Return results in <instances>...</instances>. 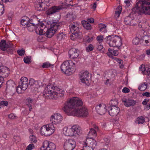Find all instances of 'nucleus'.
Wrapping results in <instances>:
<instances>
[{
	"mask_svg": "<svg viewBox=\"0 0 150 150\" xmlns=\"http://www.w3.org/2000/svg\"><path fill=\"white\" fill-rule=\"evenodd\" d=\"M34 147V145L33 144H30L26 149V150H32L33 148Z\"/></svg>",
	"mask_w": 150,
	"mask_h": 150,
	"instance_id": "50",
	"label": "nucleus"
},
{
	"mask_svg": "<svg viewBox=\"0 0 150 150\" xmlns=\"http://www.w3.org/2000/svg\"><path fill=\"white\" fill-rule=\"evenodd\" d=\"M18 54L20 56L23 55L25 53V51L23 50H18L17 51Z\"/></svg>",
	"mask_w": 150,
	"mask_h": 150,
	"instance_id": "54",
	"label": "nucleus"
},
{
	"mask_svg": "<svg viewBox=\"0 0 150 150\" xmlns=\"http://www.w3.org/2000/svg\"><path fill=\"white\" fill-rule=\"evenodd\" d=\"M106 25L103 24H100L99 25V27L100 28V31H101L102 30L103 28H105L106 27Z\"/></svg>",
	"mask_w": 150,
	"mask_h": 150,
	"instance_id": "53",
	"label": "nucleus"
},
{
	"mask_svg": "<svg viewBox=\"0 0 150 150\" xmlns=\"http://www.w3.org/2000/svg\"><path fill=\"white\" fill-rule=\"evenodd\" d=\"M72 128L74 132V135H79V134H81L82 133V129L78 125H73L72 127Z\"/></svg>",
	"mask_w": 150,
	"mask_h": 150,
	"instance_id": "25",
	"label": "nucleus"
},
{
	"mask_svg": "<svg viewBox=\"0 0 150 150\" xmlns=\"http://www.w3.org/2000/svg\"><path fill=\"white\" fill-rule=\"evenodd\" d=\"M79 54V50L75 48L70 49L69 51V57L72 59L77 58Z\"/></svg>",
	"mask_w": 150,
	"mask_h": 150,
	"instance_id": "22",
	"label": "nucleus"
},
{
	"mask_svg": "<svg viewBox=\"0 0 150 150\" xmlns=\"http://www.w3.org/2000/svg\"><path fill=\"white\" fill-rule=\"evenodd\" d=\"M49 0H38L37 5L39 10H45L47 9L49 5Z\"/></svg>",
	"mask_w": 150,
	"mask_h": 150,
	"instance_id": "16",
	"label": "nucleus"
},
{
	"mask_svg": "<svg viewBox=\"0 0 150 150\" xmlns=\"http://www.w3.org/2000/svg\"><path fill=\"white\" fill-rule=\"evenodd\" d=\"M93 128L96 130V131H99V129L98 127L96 125H93Z\"/></svg>",
	"mask_w": 150,
	"mask_h": 150,
	"instance_id": "62",
	"label": "nucleus"
},
{
	"mask_svg": "<svg viewBox=\"0 0 150 150\" xmlns=\"http://www.w3.org/2000/svg\"><path fill=\"white\" fill-rule=\"evenodd\" d=\"M61 26L59 23H54L51 25L50 28L48 29L43 23H30L27 24L26 27L30 32L35 30L38 34L44 35L48 38L52 37L58 29H60Z\"/></svg>",
	"mask_w": 150,
	"mask_h": 150,
	"instance_id": "1",
	"label": "nucleus"
},
{
	"mask_svg": "<svg viewBox=\"0 0 150 150\" xmlns=\"http://www.w3.org/2000/svg\"><path fill=\"white\" fill-rule=\"evenodd\" d=\"M67 20L69 22L73 21L75 18V16L73 15V13H68L67 14Z\"/></svg>",
	"mask_w": 150,
	"mask_h": 150,
	"instance_id": "30",
	"label": "nucleus"
},
{
	"mask_svg": "<svg viewBox=\"0 0 150 150\" xmlns=\"http://www.w3.org/2000/svg\"><path fill=\"white\" fill-rule=\"evenodd\" d=\"M29 139L31 142L36 143L37 142L36 137L33 134L30 135Z\"/></svg>",
	"mask_w": 150,
	"mask_h": 150,
	"instance_id": "41",
	"label": "nucleus"
},
{
	"mask_svg": "<svg viewBox=\"0 0 150 150\" xmlns=\"http://www.w3.org/2000/svg\"><path fill=\"white\" fill-rule=\"evenodd\" d=\"M93 147L89 146H83V149L81 150H93Z\"/></svg>",
	"mask_w": 150,
	"mask_h": 150,
	"instance_id": "47",
	"label": "nucleus"
},
{
	"mask_svg": "<svg viewBox=\"0 0 150 150\" xmlns=\"http://www.w3.org/2000/svg\"><path fill=\"white\" fill-rule=\"evenodd\" d=\"M71 113L72 115L79 117H86L88 114L87 109L85 107L82 106V105L77 107L75 110Z\"/></svg>",
	"mask_w": 150,
	"mask_h": 150,
	"instance_id": "9",
	"label": "nucleus"
},
{
	"mask_svg": "<svg viewBox=\"0 0 150 150\" xmlns=\"http://www.w3.org/2000/svg\"><path fill=\"white\" fill-rule=\"evenodd\" d=\"M145 122V120L143 117L141 116L137 118L135 121V122L138 124H143Z\"/></svg>",
	"mask_w": 150,
	"mask_h": 150,
	"instance_id": "37",
	"label": "nucleus"
},
{
	"mask_svg": "<svg viewBox=\"0 0 150 150\" xmlns=\"http://www.w3.org/2000/svg\"><path fill=\"white\" fill-rule=\"evenodd\" d=\"M141 8L138 7L136 5V6L132 9V11L129 15L125 17L124 19L125 23L129 25H134L137 24V22L134 19V16H136L135 13H137L141 14L142 13H139Z\"/></svg>",
	"mask_w": 150,
	"mask_h": 150,
	"instance_id": "5",
	"label": "nucleus"
},
{
	"mask_svg": "<svg viewBox=\"0 0 150 150\" xmlns=\"http://www.w3.org/2000/svg\"><path fill=\"white\" fill-rule=\"evenodd\" d=\"M144 71H146L148 75H150V68L148 67H144Z\"/></svg>",
	"mask_w": 150,
	"mask_h": 150,
	"instance_id": "55",
	"label": "nucleus"
},
{
	"mask_svg": "<svg viewBox=\"0 0 150 150\" xmlns=\"http://www.w3.org/2000/svg\"><path fill=\"white\" fill-rule=\"evenodd\" d=\"M97 50L103 53L104 52V49L103 48V45L101 43H98V46L97 48Z\"/></svg>",
	"mask_w": 150,
	"mask_h": 150,
	"instance_id": "40",
	"label": "nucleus"
},
{
	"mask_svg": "<svg viewBox=\"0 0 150 150\" xmlns=\"http://www.w3.org/2000/svg\"><path fill=\"white\" fill-rule=\"evenodd\" d=\"M8 48V45L6 44L5 40H2L0 42V48L3 50L5 51Z\"/></svg>",
	"mask_w": 150,
	"mask_h": 150,
	"instance_id": "26",
	"label": "nucleus"
},
{
	"mask_svg": "<svg viewBox=\"0 0 150 150\" xmlns=\"http://www.w3.org/2000/svg\"><path fill=\"white\" fill-rule=\"evenodd\" d=\"M66 129L65 133L66 135L69 136H72L75 135L72 127L71 128H64V129Z\"/></svg>",
	"mask_w": 150,
	"mask_h": 150,
	"instance_id": "27",
	"label": "nucleus"
},
{
	"mask_svg": "<svg viewBox=\"0 0 150 150\" xmlns=\"http://www.w3.org/2000/svg\"><path fill=\"white\" fill-rule=\"evenodd\" d=\"M118 102L117 100L116 99L111 100L110 102L109 105L110 106V107H117Z\"/></svg>",
	"mask_w": 150,
	"mask_h": 150,
	"instance_id": "34",
	"label": "nucleus"
},
{
	"mask_svg": "<svg viewBox=\"0 0 150 150\" xmlns=\"http://www.w3.org/2000/svg\"><path fill=\"white\" fill-rule=\"evenodd\" d=\"M40 83V81H36L33 79H30L28 82L31 89L35 91H36L39 88Z\"/></svg>",
	"mask_w": 150,
	"mask_h": 150,
	"instance_id": "19",
	"label": "nucleus"
},
{
	"mask_svg": "<svg viewBox=\"0 0 150 150\" xmlns=\"http://www.w3.org/2000/svg\"><path fill=\"white\" fill-rule=\"evenodd\" d=\"M62 8V5L52 6L50 8L46 11V13L47 15H52L60 11Z\"/></svg>",
	"mask_w": 150,
	"mask_h": 150,
	"instance_id": "17",
	"label": "nucleus"
},
{
	"mask_svg": "<svg viewBox=\"0 0 150 150\" xmlns=\"http://www.w3.org/2000/svg\"><path fill=\"white\" fill-rule=\"evenodd\" d=\"M42 66L43 68H47L49 67L52 68L53 66V65L51 64L48 62H46L43 63Z\"/></svg>",
	"mask_w": 150,
	"mask_h": 150,
	"instance_id": "38",
	"label": "nucleus"
},
{
	"mask_svg": "<svg viewBox=\"0 0 150 150\" xmlns=\"http://www.w3.org/2000/svg\"><path fill=\"white\" fill-rule=\"evenodd\" d=\"M122 10V7L120 6H118L116 8V11L115 13V17L116 18H118L119 17L120 15L121 12Z\"/></svg>",
	"mask_w": 150,
	"mask_h": 150,
	"instance_id": "33",
	"label": "nucleus"
},
{
	"mask_svg": "<svg viewBox=\"0 0 150 150\" xmlns=\"http://www.w3.org/2000/svg\"><path fill=\"white\" fill-rule=\"evenodd\" d=\"M82 24L83 27L86 30H88L91 29V25L88 23V22L85 21H82Z\"/></svg>",
	"mask_w": 150,
	"mask_h": 150,
	"instance_id": "35",
	"label": "nucleus"
},
{
	"mask_svg": "<svg viewBox=\"0 0 150 150\" xmlns=\"http://www.w3.org/2000/svg\"><path fill=\"white\" fill-rule=\"evenodd\" d=\"M66 35L63 32L59 33L57 35V39L59 40H62V39L65 38Z\"/></svg>",
	"mask_w": 150,
	"mask_h": 150,
	"instance_id": "36",
	"label": "nucleus"
},
{
	"mask_svg": "<svg viewBox=\"0 0 150 150\" xmlns=\"http://www.w3.org/2000/svg\"><path fill=\"white\" fill-rule=\"evenodd\" d=\"M4 7L1 4H0V16L2 15L4 13Z\"/></svg>",
	"mask_w": 150,
	"mask_h": 150,
	"instance_id": "49",
	"label": "nucleus"
},
{
	"mask_svg": "<svg viewBox=\"0 0 150 150\" xmlns=\"http://www.w3.org/2000/svg\"><path fill=\"white\" fill-rule=\"evenodd\" d=\"M27 20H26L25 19H22L20 23L22 25L25 26V25H27V24L28 23Z\"/></svg>",
	"mask_w": 150,
	"mask_h": 150,
	"instance_id": "48",
	"label": "nucleus"
},
{
	"mask_svg": "<svg viewBox=\"0 0 150 150\" xmlns=\"http://www.w3.org/2000/svg\"><path fill=\"white\" fill-rule=\"evenodd\" d=\"M108 112L112 116L117 115L120 111V108L118 107H109L108 108Z\"/></svg>",
	"mask_w": 150,
	"mask_h": 150,
	"instance_id": "23",
	"label": "nucleus"
},
{
	"mask_svg": "<svg viewBox=\"0 0 150 150\" xmlns=\"http://www.w3.org/2000/svg\"><path fill=\"white\" fill-rule=\"evenodd\" d=\"M75 68V64L71 60L64 62L61 66V71L68 75H71L74 72Z\"/></svg>",
	"mask_w": 150,
	"mask_h": 150,
	"instance_id": "4",
	"label": "nucleus"
},
{
	"mask_svg": "<svg viewBox=\"0 0 150 150\" xmlns=\"http://www.w3.org/2000/svg\"><path fill=\"white\" fill-rule=\"evenodd\" d=\"M64 91L58 87H54L52 85L47 86L45 88L43 93V96L46 97L51 96H52L55 98L62 97L64 95Z\"/></svg>",
	"mask_w": 150,
	"mask_h": 150,
	"instance_id": "3",
	"label": "nucleus"
},
{
	"mask_svg": "<svg viewBox=\"0 0 150 150\" xmlns=\"http://www.w3.org/2000/svg\"><path fill=\"white\" fill-rule=\"evenodd\" d=\"M24 61L25 63L29 64L30 62V59L28 57H25L24 59Z\"/></svg>",
	"mask_w": 150,
	"mask_h": 150,
	"instance_id": "51",
	"label": "nucleus"
},
{
	"mask_svg": "<svg viewBox=\"0 0 150 150\" xmlns=\"http://www.w3.org/2000/svg\"><path fill=\"white\" fill-rule=\"evenodd\" d=\"M104 39L110 47H118L121 46L122 44L121 38L116 35L108 36L105 38Z\"/></svg>",
	"mask_w": 150,
	"mask_h": 150,
	"instance_id": "6",
	"label": "nucleus"
},
{
	"mask_svg": "<svg viewBox=\"0 0 150 150\" xmlns=\"http://www.w3.org/2000/svg\"><path fill=\"white\" fill-rule=\"evenodd\" d=\"M83 105L81 100L77 97H73L68 100L64 104L62 110L69 115H71V112L77 107Z\"/></svg>",
	"mask_w": 150,
	"mask_h": 150,
	"instance_id": "2",
	"label": "nucleus"
},
{
	"mask_svg": "<svg viewBox=\"0 0 150 150\" xmlns=\"http://www.w3.org/2000/svg\"><path fill=\"white\" fill-rule=\"evenodd\" d=\"M76 142L73 139L67 140L64 144V148L65 150H73L75 147Z\"/></svg>",
	"mask_w": 150,
	"mask_h": 150,
	"instance_id": "14",
	"label": "nucleus"
},
{
	"mask_svg": "<svg viewBox=\"0 0 150 150\" xmlns=\"http://www.w3.org/2000/svg\"><path fill=\"white\" fill-rule=\"evenodd\" d=\"M7 87L6 88L8 90H12L14 89L15 86V84L14 82L11 81H7L6 83Z\"/></svg>",
	"mask_w": 150,
	"mask_h": 150,
	"instance_id": "28",
	"label": "nucleus"
},
{
	"mask_svg": "<svg viewBox=\"0 0 150 150\" xmlns=\"http://www.w3.org/2000/svg\"><path fill=\"white\" fill-rule=\"evenodd\" d=\"M108 51L113 55L116 56L118 54V51L114 50L113 49L109 48Z\"/></svg>",
	"mask_w": 150,
	"mask_h": 150,
	"instance_id": "39",
	"label": "nucleus"
},
{
	"mask_svg": "<svg viewBox=\"0 0 150 150\" xmlns=\"http://www.w3.org/2000/svg\"><path fill=\"white\" fill-rule=\"evenodd\" d=\"M137 6L141 8L139 13L150 15V0H138Z\"/></svg>",
	"mask_w": 150,
	"mask_h": 150,
	"instance_id": "7",
	"label": "nucleus"
},
{
	"mask_svg": "<svg viewBox=\"0 0 150 150\" xmlns=\"http://www.w3.org/2000/svg\"><path fill=\"white\" fill-rule=\"evenodd\" d=\"M123 102L124 105L127 107L134 106L136 103L135 100L130 99H126L125 100L123 101Z\"/></svg>",
	"mask_w": 150,
	"mask_h": 150,
	"instance_id": "24",
	"label": "nucleus"
},
{
	"mask_svg": "<svg viewBox=\"0 0 150 150\" xmlns=\"http://www.w3.org/2000/svg\"><path fill=\"white\" fill-rule=\"evenodd\" d=\"M0 104L1 105L7 106L8 104V102L7 101H1L0 102Z\"/></svg>",
	"mask_w": 150,
	"mask_h": 150,
	"instance_id": "57",
	"label": "nucleus"
},
{
	"mask_svg": "<svg viewBox=\"0 0 150 150\" xmlns=\"http://www.w3.org/2000/svg\"><path fill=\"white\" fill-rule=\"evenodd\" d=\"M106 106L103 104H100L96 106V109L97 113L100 115L105 114L106 112Z\"/></svg>",
	"mask_w": 150,
	"mask_h": 150,
	"instance_id": "21",
	"label": "nucleus"
},
{
	"mask_svg": "<svg viewBox=\"0 0 150 150\" xmlns=\"http://www.w3.org/2000/svg\"><path fill=\"white\" fill-rule=\"evenodd\" d=\"M69 27L71 33H72L70 36L71 40H74L75 39L81 38V32H80L76 23H73L70 25Z\"/></svg>",
	"mask_w": 150,
	"mask_h": 150,
	"instance_id": "8",
	"label": "nucleus"
},
{
	"mask_svg": "<svg viewBox=\"0 0 150 150\" xmlns=\"http://www.w3.org/2000/svg\"><path fill=\"white\" fill-rule=\"evenodd\" d=\"M9 73V69L3 66H0V87L3 83L4 77H6Z\"/></svg>",
	"mask_w": 150,
	"mask_h": 150,
	"instance_id": "12",
	"label": "nucleus"
},
{
	"mask_svg": "<svg viewBox=\"0 0 150 150\" xmlns=\"http://www.w3.org/2000/svg\"><path fill=\"white\" fill-rule=\"evenodd\" d=\"M8 117L9 118L11 119H15L17 117L13 113H11L9 114L8 116Z\"/></svg>",
	"mask_w": 150,
	"mask_h": 150,
	"instance_id": "52",
	"label": "nucleus"
},
{
	"mask_svg": "<svg viewBox=\"0 0 150 150\" xmlns=\"http://www.w3.org/2000/svg\"><path fill=\"white\" fill-rule=\"evenodd\" d=\"M97 136L96 131L93 128H91L88 135V137L90 138H92V137H96Z\"/></svg>",
	"mask_w": 150,
	"mask_h": 150,
	"instance_id": "29",
	"label": "nucleus"
},
{
	"mask_svg": "<svg viewBox=\"0 0 150 150\" xmlns=\"http://www.w3.org/2000/svg\"><path fill=\"white\" fill-rule=\"evenodd\" d=\"M37 21V19L36 18H34L33 19H30L29 21V22L28 23H37V22H36V21Z\"/></svg>",
	"mask_w": 150,
	"mask_h": 150,
	"instance_id": "58",
	"label": "nucleus"
},
{
	"mask_svg": "<svg viewBox=\"0 0 150 150\" xmlns=\"http://www.w3.org/2000/svg\"><path fill=\"white\" fill-rule=\"evenodd\" d=\"M90 146L93 147V148L95 147L97 144L95 140L92 141L90 143Z\"/></svg>",
	"mask_w": 150,
	"mask_h": 150,
	"instance_id": "46",
	"label": "nucleus"
},
{
	"mask_svg": "<svg viewBox=\"0 0 150 150\" xmlns=\"http://www.w3.org/2000/svg\"><path fill=\"white\" fill-rule=\"evenodd\" d=\"M140 44L145 46L150 45V35H146L142 36L140 39Z\"/></svg>",
	"mask_w": 150,
	"mask_h": 150,
	"instance_id": "20",
	"label": "nucleus"
},
{
	"mask_svg": "<svg viewBox=\"0 0 150 150\" xmlns=\"http://www.w3.org/2000/svg\"><path fill=\"white\" fill-rule=\"evenodd\" d=\"M140 42L139 39L137 37H136L132 40V43L133 44L137 45L139 44Z\"/></svg>",
	"mask_w": 150,
	"mask_h": 150,
	"instance_id": "42",
	"label": "nucleus"
},
{
	"mask_svg": "<svg viewBox=\"0 0 150 150\" xmlns=\"http://www.w3.org/2000/svg\"><path fill=\"white\" fill-rule=\"evenodd\" d=\"M122 91L124 93H127L130 91L129 89L126 87H124L122 90Z\"/></svg>",
	"mask_w": 150,
	"mask_h": 150,
	"instance_id": "56",
	"label": "nucleus"
},
{
	"mask_svg": "<svg viewBox=\"0 0 150 150\" xmlns=\"http://www.w3.org/2000/svg\"><path fill=\"white\" fill-rule=\"evenodd\" d=\"M14 139H15V141L16 142H18L20 141V139L18 137L15 136L14 137Z\"/></svg>",
	"mask_w": 150,
	"mask_h": 150,
	"instance_id": "60",
	"label": "nucleus"
},
{
	"mask_svg": "<svg viewBox=\"0 0 150 150\" xmlns=\"http://www.w3.org/2000/svg\"><path fill=\"white\" fill-rule=\"evenodd\" d=\"M104 38L102 35H99L97 37V40L98 41V43H101L103 42Z\"/></svg>",
	"mask_w": 150,
	"mask_h": 150,
	"instance_id": "43",
	"label": "nucleus"
},
{
	"mask_svg": "<svg viewBox=\"0 0 150 150\" xmlns=\"http://www.w3.org/2000/svg\"><path fill=\"white\" fill-rule=\"evenodd\" d=\"M28 80L25 77H22L19 82V85L16 88V90L18 93H20L21 91L25 90L28 88Z\"/></svg>",
	"mask_w": 150,
	"mask_h": 150,
	"instance_id": "11",
	"label": "nucleus"
},
{
	"mask_svg": "<svg viewBox=\"0 0 150 150\" xmlns=\"http://www.w3.org/2000/svg\"><path fill=\"white\" fill-rule=\"evenodd\" d=\"M27 100L28 102L29 103H32V102L33 101V100L30 98H28L27 99Z\"/></svg>",
	"mask_w": 150,
	"mask_h": 150,
	"instance_id": "64",
	"label": "nucleus"
},
{
	"mask_svg": "<svg viewBox=\"0 0 150 150\" xmlns=\"http://www.w3.org/2000/svg\"><path fill=\"white\" fill-rule=\"evenodd\" d=\"M87 22H89L91 23H93L94 22V19L93 18H89L88 19Z\"/></svg>",
	"mask_w": 150,
	"mask_h": 150,
	"instance_id": "61",
	"label": "nucleus"
},
{
	"mask_svg": "<svg viewBox=\"0 0 150 150\" xmlns=\"http://www.w3.org/2000/svg\"><path fill=\"white\" fill-rule=\"evenodd\" d=\"M62 120L63 117L60 114L55 113L51 116L50 121L52 123L56 124L60 123Z\"/></svg>",
	"mask_w": 150,
	"mask_h": 150,
	"instance_id": "18",
	"label": "nucleus"
},
{
	"mask_svg": "<svg viewBox=\"0 0 150 150\" xmlns=\"http://www.w3.org/2000/svg\"><path fill=\"white\" fill-rule=\"evenodd\" d=\"M117 62L119 64L120 67L121 69H123L124 67V65L122 64L123 61L120 59H116Z\"/></svg>",
	"mask_w": 150,
	"mask_h": 150,
	"instance_id": "44",
	"label": "nucleus"
},
{
	"mask_svg": "<svg viewBox=\"0 0 150 150\" xmlns=\"http://www.w3.org/2000/svg\"><path fill=\"white\" fill-rule=\"evenodd\" d=\"M56 146L53 143L47 141H45L41 148V150H55Z\"/></svg>",
	"mask_w": 150,
	"mask_h": 150,
	"instance_id": "15",
	"label": "nucleus"
},
{
	"mask_svg": "<svg viewBox=\"0 0 150 150\" xmlns=\"http://www.w3.org/2000/svg\"><path fill=\"white\" fill-rule=\"evenodd\" d=\"M142 104L146 105L145 109L148 110L150 109V101L149 100L145 99L142 102Z\"/></svg>",
	"mask_w": 150,
	"mask_h": 150,
	"instance_id": "32",
	"label": "nucleus"
},
{
	"mask_svg": "<svg viewBox=\"0 0 150 150\" xmlns=\"http://www.w3.org/2000/svg\"><path fill=\"white\" fill-rule=\"evenodd\" d=\"M147 83L145 82H143L139 85L138 87V89L141 91H144L147 88Z\"/></svg>",
	"mask_w": 150,
	"mask_h": 150,
	"instance_id": "31",
	"label": "nucleus"
},
{
	"mask_svg": "<svg viewBox=\"0 0 150 150\" xmlns=\"http://www.w3.org/2000/svg\"><path fill=\"white\" fill-rule=\"evenodd\" d=\"M143 96H145L147 97H150V93L149 92H147L145 93H143L142 94Z\"/></svg>",
	"mask_w": 150,
	"mask_h": 150,
	"instance_id": "59",
	"label": "nucleus"
},
{
	"mask_svg": "<svg viewBox=\"0 0 150 150\" xmlns=\"http://www.w3.org/2000/svg\"><path fill=\"white\" fill-rule=\"evenodd\" d=\"M124 2L126 4L127 6H129L130 5V1L129 0L125 1Z\"/></svg>",
	"mask_w": 150,
	"mask_h": 150,
	"instance_id": "63",
	"label": "nucleus"
},
{
	"mask_svg": "<svg viewBox=\"0 0 150 150\" xmlns=\"http://www.w3.org/2000/svg\"><path fill=\"white\" fill-rule=\"evenodd\" d=\"M93 49V46L92 44H90L86 48L87 52H89L92 51Z\"/></svg>",
	"mask_w": 150,
	"mask_h": 150,
	"instance_id": "45",
	"label": "nucleus"
},
{
	"mask_svg": "<svg viewBox=\"0 0 150 150\" xmlns=\"http://www.w3.org/2000/svg\"><path fill=\"white\" fill-rule=\"evenodd\" d=\"M54 131V127L53 125L49 124L43 126L40 131L42 135L47 136L51 135Z\"/></svg>",
	"mask_w": 150,
	"mask_h": 150,
	"instance_id": "10",
	"label": "nucleus"
},
{
	"mask_svg": "<svg viewBox=\"0 0 150 150\" xmlns=\"http://www.w3.org/2000/svg\"><path fill=\"white\" fill-rule=\"evenodd\" d=\"M80 79L81 81L86 84L88 85L89 84V74L86 71H81L79 74Z\"/></svg>",
	"mask_w": 150,
	"mask_h": 150,
	"instance_id": "13",
	"label": "nucleus"
}]
</instances>
